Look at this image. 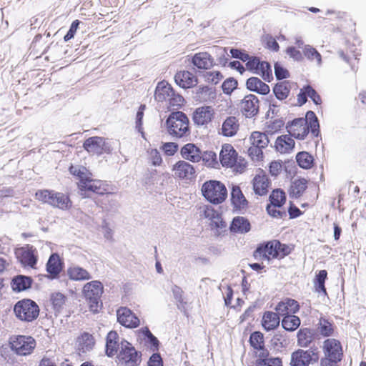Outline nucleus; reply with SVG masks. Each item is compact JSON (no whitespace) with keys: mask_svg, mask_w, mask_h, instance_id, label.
<instances>
[{"mask_svg":"<svg viewBox=\"0 0 366 366\" xmlns=\"http://www.w3.org/2000/svg\"><path fill=\"white\" fill-rule=\"evenodd\" d=\"M319 127L317 118L312 111L307 112L305 118L295 119L291 123H288L286 127L290 135L298 139H304L310 129L311 133L317 137Z\"/></svg>","mask_w":366,"mask_h":366,"instance_id":"obj_1","label":"nucleus"},{"mask_svg":"<svg viewBox=\"0 0 366 366\" xmlns=\"http://www.w3.org/2000/svg\"><path fill=\"white\" fill-rule=\"evenodd\" d=\"M166 125L168 133L174 137L182 138L190 134L189 121L182 112H174L169 114Z\"/></svg>","mask_w":366,"mask_h":366,"instance_id":"obj_2","label":"nucleus"},{"mask_svg":"<svg viewBox=\"0 0 366 366\" xmlns=\"http://www.w3.org/2000/svg\"><path fill=\"white\" fill-rule=\"evenodd\" d=\"M201 193L204 199L212 204H219L225 201L227 189L224 183L217 180H208L201 187Z\"/></svg>","mask_w":366,"mask_h":366,"instance_id":"obj_3","label":"nucleus"},{"mask_svg":"<svg viewBox=\"0 0 366 366\" xmlns=\"http://www.w3.org/2000/svg\"><path fill=\"white\" fill-rule=\"evenodd\" d=\"M219 161L222 167L232 168L239 173H242L247 164V161L239 157L236 150L229 144L222 145L219 152Z\"/></svg>","mask_w":366,"mask_h":366,"instance_id":"obj_4","label":"nucleus"},{"mask_svg":"<svg viewBox=\"0 0 366 366\" xmlns=\"http://www.w3.org/2000/svg\"><path fill=\"white\" fill-rule=\"evenodd\" d=\"M154 97L159 102H167L168 107L178 108L184 102V98L176 94L171 85L165 81L158 83L155 89Z\"/></svg>","mask_w":366,"mask_h":366,"instance_id":"obj_5","label":"nucleus"},{"mask_svg":"<svg viewBox=\"0 0 366 366\" xmlns=\"http://www.w3.org/2000/svg\"><path fill=\"white\" fill-rule=\"evenodd\" d=\"M104 291V287L98 280L91 281L83 287V294L86 299L90 310L96 313L102 305L100 299Z\"/></svg>","mask_w":366,"mask_h":366,"instance_id":"obj_6","label":"nucleus"},{"mask_svg":"<svg viewBox=\"0 0 366 366\" xmlns=\"http://www.w3.org/2000/svg\"><path fill=\"white\" fill-rule=\"evenodd\" d=\"M14 312L16 317L20 320L31 322L39 316V308L34 301L29 299H24L16 303Z\"/></svg>","mask_w":366,"mask_h":366,"instance_id":"obj_7","label":"nucleus"},{"mask_svg":"<svg viewBox=\"0 0 366 366\" xmlns=\"http://www.w3.org/2000/svg\"><path fill=\"white\" fill-rule=\"evenodd\" d=\"M11 350L19 355H27L31 353L36 347V341L31 336L18 335L10 337Z\"/></svg>","mask_w":366,"mask_h":366,"instance_id":"obj_8","label":"nucleus"},{"mask_svg":"<svg viewBox=\"0 0 366 366\" xmlns=\"http://www.w3.org/2000/svg\"><path fill=\"white\" fill-rule=\"evenodd\" d=\"M288 253L285 244H280L277 241L268 242L263 247H258L255 252V257H263L267 259L272 258H282Z\"/></svg>","mask_w":366,"mask_h":366,"instance_id":"obj_9","label":"nucleus"},{"mask_svg":"<svg viewBox=\"0 0 366 366\" xmlns=\"http://www.w3.org/2000/svg\"><path fill=\"white\" fill-rule=\"evenodd\" d=\"M319 359L317 349L308 350H297L292 353L291 366H309L312 362H317Z\"/></svg>","mask_w":366,"mask_h":366,"instance_id":"obj_10","label":"nucleus"},{"mask_svg":"<svg viewBox=\"0 0 366 366\" xmlns=\"http://www.w3.org/2000/svg\"><path fill=\"white\" fill-rule=\"evenodd\" d=\"M15 254L18 260L24 267L36 269V264L38 260V254L36 249L30 244L18 248Z\"/></svg>","mask_w":366,"mask_h":366,"instance_id":"obj_11","label":"nucleus"},{"mask_svg":"<svg viewBox=\"0 0 366 366\" xmlns=\"http://www.w3.org/2000/svg\"><path fill=\"white\" fill-rule=\"evenodd\" d=\"M118 358L119 362L125 366H136L140 362V356L127 341L121 342V350Z\"/></svg>","mask_w":366,"mask_h":366,"instance_id":"obj_12","label":"nucleus"},{"mask_svg":"<svg viewBox=\"0 0 366 366\" xmlns=\"http://www.w3.org/2000/svg\"><path fill=\"white\" fill-rule=\"evenodd\" d=\"M78 186L80 190V194L83 197H88L89 196L88 194L89 192L102 194L105 192V189L103 187L102 182L92 179L91 175H88L86 178L79 181Z\"/></svg>","mask_w":366,"mask_h":366,"instance_id":"obj_13","label":"nucleus"},{"mask_svg":"<svg viewBox=\"0 0 366 366\" xmlns=\"http://www.w3.org/2000/svg\"><path fill=\"white\" fill-rule=\"evenodd\" d=\"M84 148L89 153L97 155L111 152V148L105 142V139L100 137L88 138L84 143Z\"/></svg>","mask_w":366,"mask_h":366,"instance_id":"obj_14","label":"nucleus"},{"mask_svg":"<svg viewBox=\"0 0 366 366\" xmlns=\"http://www.w3.org/2000/svg\"><path fill=\"white\" fill-rule=\"evenodd\" d=\"M252 183L254 193L259 196L266 195L271 186V182L267 175L261 169H258L256 171Z\"/></svg>","mask_w":366,"mask_h":366,"instance_id":"obj_15","label":"nucleus"},{"mask_svg":"<svg viewBox=\"0 0 366 366\" xmlns=\"http://www.w3.org/2000/svg\"><path fill=\"white\" fill-rule=\"evenodd\" d=\"M323 352L325 357H329L333 362L342 360L343 353L340 342L335 339H327L323 343Z\"/></svg>","mask_w":366,"mask_h":366,"instance_id":"obj_16","label":"nucleus"},{"mask_svg":"<svg viewBox=\"0 0 366 366\" xmlns=\"http://www.w3.org/2000/svg\"><path fill=\"white\" fill-rule=\"evenodd\" d=\"M117 320L123 326L135 328L139 325V320L127 307H121L117 312Z\"/></svg>","mask_w":366,"mask_h":366,"instance_id":"obj_17","label":"nucleus"},{"mask_svg":"<svg viewBox=\"0 0 366 366\" xmlns=\"http://www.w3.org/2000/svg\"><path fill=\"white\" fill-rule=\"evenodd\" d=\"M174 177L181 179H189L195 173L194 167L186 161L180 160L173 165Z\"/></svg>","mask_w":366,"mask_h":366,"instance_id":"obj_18","label":"nucleus"},{"mask_svg":"<svg viewBox=\"0 0 366 366\" xmlns=\"http://www.w3.org/2000/svg\"><path fill=\"white\" fill-rule=\"evenodd\" d=\"M240 107L244 115L252 117L258 112L259 100L256 96L249 94L242 100Z\"/></svg>","mask_w":366,"mask_h":366,"instance_id":"obj_19","label":"nucleus"},{"mask_svg":"<svg viewBox=\"0 0 366 366\" xmlns=\"http://www.w3.org/2000/svg\"><path fill=\"white\" fill-rule=\"evenodd\" d=\"M214 109L211 107H201L194 111L192 116L193 122L198 126L207 125L214 116Z\"/></svg>","mask_w":366,"mask_h":366,"instance_id":"obj_20","label":"nucleus"},{"mask_svg":"<svg viewBox=\"0 0 366 366\" xmlns=\"http://www.w3.org/2000/svg\"><path fill=\"white\" fill-rule=\"evenodd\" d=\"M299 308L300 306L297 301L287 298L280 302L274 310L279 315L285 317L286 315L296 313Z\"/></svg>","mask_w":366,"mask_h":366,"instance_id":"obj_21","label":"nucleus"},{"mask_svg":"<svg viewBox=\"0 0 366 366\" xmlns=\"http://www.w3.org/2000/svg\"><path fill=\"white\" fill-rule=\"evenodd\" d=\"M66 274L73 281H86L92 278L89 271L76 264L69 266L67 268Z\"/></svg>","mask_w":366,"mask_h":366,"instance_id":"obj_22","label":"nucleus"},{"mask_svg":"<svg viewBox=\"0 0 366 366\" xmlns=\"http://www.w3.org/2000/svg\"><path fill=\"white\" fill-rule=\"evenodd\" d=\"M182 157L189 162L197 163L202 159V152L200 149L194 144L188 143L181 149Z\"/></svg>","mask_w":366,"mask_h":366,"instance_id":"obj_23","label":"nucleus"},{"mask_svg":"<svg viewBox=\"0 0 366 366\" xmlns=\"http://www.w3.org/2000/svg\"><path fill=\"white\" fill-rule=\"evenodd\" d=\"M295 140L290 134H285L278 137L274 143V147L277 152L281 154L290 153L295 147Z\"/></svg>","mask_w":366,"mask_h":366,"instance_id":"obj_24","label":"nucleus"},{"mask_svg":"<svg viewBox=\"0 0 366 366\" xmlns=\"http://www.w3.org/2000/svg\"><path fill=\"white\" fill-rule=\"evenodd\" d=\"M174 80L177 84L182 88H191L197 83V77L188 71H180L174 76Z\"/></svg>","mask_w":366,"mask_h":366,"instance_id":"obj_25","label":"nucleus"},{"mask_svg":"<svg viewBox=\"0 0 366 366\" xmlns=\"http://www.w3.org/2000/svg\"><path fill=\"white\" fill-rule=\"evenodd\" d=\"M192 64L199 69H209L214 64V60L207 52L197 53L192 57Z\"/></svg>","mask_w":366,"mask_h":366,"instance_id":"obj_26","label":"nucleus"},{"mask_svg":"<svg viewBox=\"0 0 366 366\" xmlns=\"http://www.w3.org/2000/svg\"><path fill=\"white\" fill-rule=\"evenodd\" d=\"M246 85L249 90L260 94H267L270 90L269 86L257 77L249 78L247 81Z\"/></svg>","mask_w":366,"mask_h":366,"instance_id":"obj_27","label":"nucleus"},{"mask_svg":"<svg viewBox=\"0 0 366 366\" xmlns=\"http://www.w3.org/2000/svg\"><path fill=\"white\" fill-rule=\"evenodd\" d=\"M95 344L93 336L87 332L83 333L76 340V348L81 352L92 350Z\"/></svg>","mask_w":366,"mask_h":366,"instance_id":"obj_28","label":"nucleus"},{"mask_svg":"<svg viewBox=\"0 0 366 366\" xmlns=\"http://www.w3.org/2000/svg\"><path fill=\"white\" fill-rule=\"evenodd\" d=\"M51 207L66 211L72 207V202L68 194L56 192Z\"/></svg>","mask_w":366,"mask_h":366,"instance_id":"obj_29","label":"nucleus"},{"mask_svg":"<svg viewBox=\"0 0 366 366\" xmlns=\"http://www.w3.org/2000/svg\"><path fill=\"white\" fill-rule=\"evenodd\" d=\"M262 327L267 331L277 327L280 325V317L278 313L267 311L263 315L262 320Z\"/></svg>","mask_w":366,"mask_h":366,"instance_id":"obj_30","label":"nucleus"},{"mask_svg":"<svg viewBox=\"0 0 366 366\" xmlns=\"http://www.w3.org/2000/svg\"><path fill=\"white\" fill-rule=\"evenodd\" d=\"M239 129L237 119L234 117H227L222 124V134L226 137L236 134Z\"/></svg>","mask_w":366,"mask_h":366,"instance_id":"obj_31","label":"nucleus"},{"mask_svg":"<svg viewBox=\"0 0 366 366\" xmlns=\"http://www.w3.org/2000/svg\"><path fill=\"white\" fill-rule=\"evenodd\" d=\"M232 202L235 208L242 209L247 205V201L242 194L239 187L233 186L231 192Z\"/></svg>","mask_w":366,"mask_h":366,"instance_id":"obj_32","label":"nucleus"},{"mask_svg":"<svg viewBox=\"0 0 366 366\" xmlns=\"http://www.w3.org/2000/svg\"><path fill=\"white\" fill-rule=\"evenodd\" d=\"M61 270V264L59 256L52 254L46 264V271L52 278L56 277Z\"/></svg>","mask_w":366,"mask_h":366,"instance_id":"obj_33","label":"nucleus"},{"mask_svg":"<svg viewBox=\"0 0 366 366\" xmlns=\"http://www.w3.org/2000/svg\"><path fill=\"white\" fill-rule=\"evenodd\" d=\"M230 229L233 232L246 233L250 230V223L243 217H237L233 219Z\"/></svg>","mask_w":366,"mask_h":366,"instance_id":"obj_34","label":"nucleus"},{"mask_svg":"<svg viewBox=\"0 0 366 366\" xmlns=\"http://www.w3.org/2000/svg\"><path fill=\"white\" fill-rule=\"evenodd\" d=\"M118 340L119 335L117 332L110 331L108 333L106 343V352L108 356L112 357L117 353L119 347Z\"/></svg>","mask_w":366,"mask_h":366,"instance_id":"obj_35","label":"nucleus"},{"mask_svg":"<svg viewBox=\"0 0 366 366\" xmlns=\"http://www.w3.org/2000/svg\"><path fill=\"white\" fill-rule=\"evenodd\" d=\"M267 351H262L255 362V366H282V360L279 357H267Z\"/></svg>","mask_w":366,"mask_h":366,"instance_id":"obj_36","label":"nucleus"},{"mask_svg":"<svg viewBox=\"0 0 366 366\" xmlns=\"http://www.w3.org/2000/svg\"><path fill=\"white\" fill-rule=\"evenodd\" d=\"M249 142L252 146L265 148L269 144L267 135L264 132H253L249 137Z\"/></svg>","mask_w":366,"mask_h":366,"instance_id":"obj_37","label":"nucleus"},{"mask_svg":"<svg viewBox=\"0 0 366 366\" xmlns=\"http://www.w3.org/2000/svg\"><path fill=\"white\" fill-rule=\"evenodd\" d=\"M314 340L313 332L307 328L301 329L297 333L298 345L302 347H307Z\"/></svg>","mask_w":366,"mask_h":366,"instance_id":"obj_38","label":"nucleus"},{"mask_svg":"<svg viewBox=\"0 0 366 366\" xmlns=\"http://www.w3.org/2000/svg\"><path fill=\"white\" fill-rule=\"evenodd\" d=\"M31 280L26 276H17L12 281V288L15 291H23L30 287Z\"/></svg>","mask_w":366,"mask_h":366,"instance_id":"obj_39","label":"nucleus"},{"mask_svg":"<svg viewBox=\"0 0 366 366\" xmlns=\"http://www.w3.org/2000/svg\"><path fill=\"white\" fill-rule=\"evenodd\" d=\"M56 191L49 189H40L35 194V198L38 201L51 206Z\"/></svg>","mask_w":366,"mask_h":366,"instance_id":"obj_40","label":"nucleus"},{"mask_svg":"<svg viewBox=\"0 0 366 366\" xmlns=\"http://www.w3.org/2000/svg\"><path fill=\"white\" fill-rule=\"evenodd\" d=\"M300 325V320L295 315H286L282 321V325L284 329L288 331L295 330Z\"/></svg>","mask_w":366,"mask_h":366,"instance_id":"obj_41","label":"nucleus"},{"mask_svg":"<svg viewBox=\"0 0 366 366\" xmlns=\"http://www.w3.org/2000/svg\"><path fill=\"white\" fill-rule=\"evenodd\" d=\"M299 166L303 169H310L313 164V157L307 152H299L296 156Z\"/></svg>","mask_w":366,"mask_h":366,"instance_id":"obj_42","label":"nucleus"},{"mask_svg":"<svg viewBox=\"0 0 366 366\" xmlns=\"http://www.w3.org/2000/svg\"><path fill=\"white\" fill-rule=\"evenodd\" d=\"M290 92V88L287 81L277 84L273 89L275 97L280 100L285 99L288 97Z\"/></svg>","mask_w":366,"mask_h":366,"instance_id":"obj_43","label":"nucleus"},{"mask_svg":"<svg viewBox=\"0 0 366 366\" xmlns=\"http://www.w3.org/2000/svg\"><path fill=\"white\" fill-rule=\"evenodd\" d=\"M254 74L260 75L264 80L269 82L273 79L271 66L269 63L266 61L260 62Z\"/></svg>","mask_w":366,"mask_h":366,"instance_id":"obj_44","label":"nucleus"},{"mask_svg":"<svg viewBox=\"0 0 366 366\" xmlns=\"http://www.w3.org/2000/svg\"><path fill=\"white\" fill-rule=\"evenodd\" d=\"M303 53L305 56L310 61H315L317 66L322 64V56L321 54L310 45H306L304 47Z\"/></svg>","mask_w":366,"mask_h":366,"instance_id":"obj_45","label":"nucleus"},{"mask_svg":"<svg viewBox=\"0 0 366 366\" xmlns=\"http://www.w3.org/2000/svg\"><path fill=\"white\" fill-rule=\"evenodd\" d=\"M202 159L204 164L208 167L216 168L219 166V162L215 152L206 151L202 154Z\"/></svg>","mask_w":366,"mask_h":366,"instance_id":"obj_46","label":"nucleus"},{"mask_svg":"<svg viewBox=\"0 0 366 366\" xmlns=\"http://www.w3.org/2000/svg\"><path fill=\"white\" fill-rule=\"evenodd\" d=\"M307 184L305 179H295L291 186V193L295 197H300L306 189Z\"/></svg>","mask_w":366,"mask_h":366,"instance_id":"obj_47","label":"nucleus"},{"mask_svg":"<svg viewBox=\"0 0 366 366\" xmlns=\"http://www.w3.org/2000/svg\"><path fill=\"white\" fill-rule=\"evenodd\" d=\"M327 272L326 270H320L316 276L315 281V287L317 292H322L325 295H327L325 287V280L327 279Z\"/></svg>","mask_w":366,"mask_h":366,"instance_id":"obj_48","label":"nucleus"},{"mask_svg":"<svg viewBox=\"0 0 366 366\" xmlns=\"http://www.w3.org/2000/svg\"><path fill=\"white\" fill-rule=\"evenodd\" d=\"M271 204L277 207H282L286 200L285 192L281 189L273 190L269 197Z\"/></svg>","mask_w":366,"mask_h":366,"instance_id":"obj_49","label":"nucleus"},{"mask_svg":"<svg viewBox=\"0 0 366 366\" xmlns=\"http://www.w3.org/2000/svg\"><path fill=\"white\" fill-rule=\"evenodd\" d=\"M249 342L252 347L256 350H262L264 347L263 335L259 332H253L249 338Z\"/></svg>","mask_w":366,"mask_h":366,"instance_id":"obj_50","label":"nucleus"},{"mask_svg":"<svg viewBox=\"0 0 366 366\" xmlns=\"http://www.w3.org/2000/svg\"><path fill=\"white\" fill-rule=\"evenodd\" d=\"M319 332L323 336H330L333 334L334 327L331 322L325 319H320L318 326Z\"/></svg>","mask_w":366,"mask_h":366,"instance_id":"obj_51","label":"nucleus"},{"mask_svg":"<svg viewBox=\"0 0 366 366\" xmlns=\"http://www.w3.org/2000/svg\"><path fill=\"white\" fill-rule=\"evenodd\" d=\"M65 301L66 297L60 292L54 293L51 296V302L56 312H59L63 308Z\"/></svg>","mask_w":366,"mask_h":366,"instance_id":"obj_52","label":"nucleus"},{"mask_svg":"<svg viewBox=\"0 0 366 366\" xmlns=\"http://www.w3.org/2000/svg\"><path fill=\"white\" fill-rule=\"evenodd\" d=\"M204 78L206 81L217 84L223 79V75L219 71H211L204 73Z\"/></svg>","mask_w":366,"mask_h":366,"instance_id":"obj_53","label":"nucleus"},{"mask_svg":"<svg viewBox=\"0 0 366 366\" xmlns=\"http://www.w3.org/2000/svg\"><path fill=\"white\" fill-rule=\"evenodd\" d=\"M283 126L284 122L282 120L275 119L267 124L265 132L269 134H273L280 131Z\"/></svg>","mask_w":366,"mask_h":366,"instance_id":"obj_54","label":"nucleus"},{"mask_svg":"<svg viewBox=\"0 0 366 366\" xmlns=\"http://www.w3.org/2000/svg\"><path fill=\"white\" fill-rule=\"evenodd\" d=\"M69 172L71 174L78 177L79 178V181H81L88 175H92L86 168L79 166H71Z\"/></svg>","mask_w":366,"mask_h":366,"instance_id":"obj_55","label":"nucleus"},{"mask_svg":"<svg viewBox=\"0 0 366 366\" xmlns=\"http://www.w3.org/2000/svg\"><path fill=\"white\" fill-rule=\"evenodd\" d=\"M237 86V81L233 78H229L226 79L222 85V88L224 94H230Z\"/></svg>","mask_w":366,"mask_h":366,"instance_id":"obj_56","label":"nucleus"},{"mask_svg":"<svg viewBox=\"0 0 366 366\" xmlns=\"http://www.w3.org/2000/svg\"><path fill=\"white\" fill-rule=\"evenodd\" d=\"M217 212V211L209 205H205L200 208V216L209 220L214 217Z\"/></svg>","mask_w":366,"mask_h":366,"instance_id":"obj_57","label":"nucleus"},{"mask_svg":"<svg viewBox=\"0 0 366 366\" xmlns=\"http://www.w3.org/2000/svg\"><path fill=\"white\" fill-rule=\"evenodd\" d=\"M210 226L212 228H224L226 227L225 222L223 221L221 215L217 212V214L210 219Z\"/></svg>","mask_w":366,"mask_h":366,"instance_id":"obj_58","label":"nucleus"},{"mask_svg":"<svg viewBox=\"0 0 366 366\" xmlns=\"http://www.w3.org/2000/svg\"><path fill=\"white\" fill-rule=\"evenodd\" d=\"M162 149L167 155L172 156L177 152L178 145L174 142H167L163 144Z\"/></svg>","mask_w":366,"mask_h":366,"instance_id":"obj_59","label":"nucleus"},{"mask_svg":"<svg viewBox=\"0 0 366 366\" xmlns=\"http://www.w3.org/2000/svg\"><path fill=\"white\" fill-rule=\"evenodd\" d=\"M274 73L278 79H285L289 76L288 71L279 63L274 64Z\"/></svg>","mask_w":366,"mask_h":366,"instance_id":"obj_60","label":"nucleus"},{"mask_svg":"<svg viewBox=\"0 0 366 366\" xmlns=\"http://www.w3.org/2000/svg\"><path fill=\"white\" fill-rule=\"evenodd\" d=\"M150 160L153 165L159 166L162 162V157L159 152L156 149H151L148 151Z\"/></svg>","mask_w":366,"mask_h":366,"instance_id":"obj_61","label":"nucleus"},{"mask_svg":"<svg viewBox=\"0 0 366 366\" xmlns=\"http://www.w3.org/2000/svg\"><path fill=\"white\" fill-rule=\"evenodd\" d=\"M269 173L272 176H277L282 171V164L279 161H273L270 163L269 167Z\"/></svg>","mask_w":366,"mask_h":366,"instance_id":"obj_62","label":"nucleus"},{"mask_svg":"<svg viewBox=\"0 0 366 366\" xmlns=\"http://www.w3.org/2000/svg\"><path fill=\"white\" fill-rule=\"evenodd\" d=\"M263 148H259L258 147L252 146L251 147L249 150V155L251 157V158L254 161H259L262 158L263 156Z\"/></svg>","mask_w":366,"mask_h":366,"instance_id":"obj_63","label":"nucleus"},{"mask_svg":"<svg viewBox=\"0 0 366 366\" xmlns=\"http://www.w3.org/2000/svg\"><path fill=\"white\" fill-rule=\"evenodd\" d=\"M264 41L266 43V46L269 49L274 51H277L279 50V48H280L279 44L277 42L276 39L274 38H273L272 36L266 35L264 37Z\"/></svg>","mask_w":366,"mask_h":366,"instance_id":"obj_64","label":"nucleus"}]
</instances>
